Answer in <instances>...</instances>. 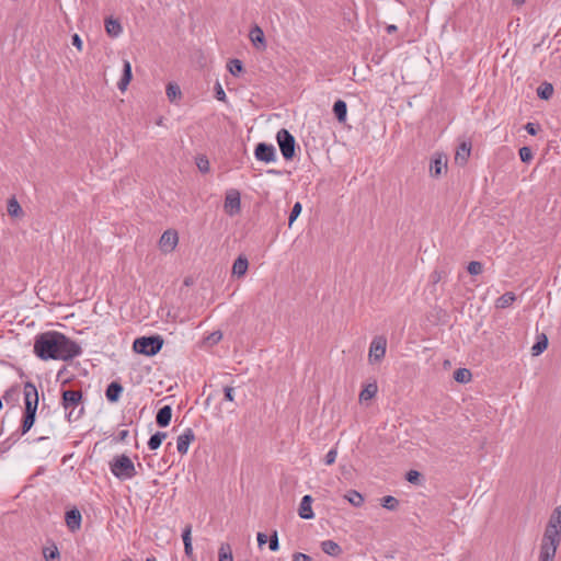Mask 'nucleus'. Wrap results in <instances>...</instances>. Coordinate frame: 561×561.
<instances>
[{"label":"nucleus","mask_w":561,"mask_h":561,"mask_svg":"<svg viewBox=\"0 0 561 561\" xmlns=\"http://www.w3.org/2000/svg\"><path fill=\"white\" fill-rule=\"evenodd\" d=\"M250 37H251V41L253 42V44H256V43L263 44L264 43V34H263V31L259 26H255L254 28H252V31L250 33Z\"/></svg>","instance_id":"37"},{"label":"nucleus","mask_w":561,"mask_h":561,"mask_svg":"<svg viewBox=\"0 0 561 561\" xmlns=\"http://www.w3.org/2000/svg\"><path fill=\"white\" fill-rule=\"evenodd\" d=\"M44 558L46 561H51L54 559H58L59 558L58 548L56 546H54L53 548L44 549Z\"/></svg>","instance_id":"41"},{"label":"nucleus","mask_w":561,"mask_h":561,"mask_svg":"<svg viewBox=\"0 0 561 561\" xmlns=\"http://www.w3.org/2000/svg\"><path fill=\"white\" fill-rule=\"evenodd\" d=\"M165 437H167V433H164V432H157L153 435H151V437L148 440L149 449L150 450L158 449L161 446L162 442L165 439Z\"/></svg>","instance_id":"29"},{"label":"nucleus","mask_w":561,"mask_h":561,"mask_svg":"<svg viewBox=\"0 0 561 561\" xmlns=\"http://www.w3.org/2000/svg\"><path fill=\"white\" fill-rule=\"evenodd\" d=\"M219 561H233L232 549L229 543H221L218 551Z\"/></svg>","instance_id":"33"},{"label":"nucleus","mask_w":561,"mask_h":561,"mask_svg":"<svg viewBox=\"0 0 561 561\" xmlns=\"http://www.w3.org/2000/svg\"><path fill=\"white\" fill-rule=\"evenodd\" d=\"M131 78H133L131 65L128 60H124L123 75H122L121 80L117 83V88L122 92H124L127 89V85L129 84Z\"/></svg>","instance_id":"17"},{"label":"nucleus","mask_w":561,"mask_h":561,"mask_svg":"<svg viewBox=\"0 0 561 561\" xmlns=\"http://www.w3.org/2000/svg\"><path fill=\"white\" fill-rule=\"evenodd\" d=\"M312 496L307 494L301 499L299 508H298V515L302 519H312L314 517L311 504H312Z\"/></svg>","instance_id":"15"},{"label":"nucleus","mask_w":561,"mask_h":561,"mask_svg":"<svg viewBox=\"0 0 561 561\" xmlns=\"http://www.w3.org/2000/svg\"><path fill=\"white\" fill-rule=\"evenodd\" d=\"M553 94V85L550 82H542L537 88V95L541 100H549Z\"/></svg>","instance_id":"27"},{"label":"nucleus","mask_w":561,"mask_h":561,"mask_svg":"<svg viewBox=\"0 0 561 561\" xmlns=\"http://www.w3.org/2000/svg\"><path fill=\"white\" fill-rule=\"evenodd\" d=\"M7 210L11 217H19L22 215V208L15 197L8 201Z\"/></svg>","instance_id":"32"},{"label":"nucleus","mask_w":561,"mask_h":561,"mask_svg":"<svg viewBox=\"0 0 561 561\" xmlns=\"http://www.w3.org/2000/svg\"><path fill=\"white\" fill-rule=\"evenodd\" d=\"M396 31H397V26H396V25L390 24V25H388V26H387V32H388L389 34H391V33H393V32H396Z\"/></svg>","instance_id":"56"},{"label":"nucleus","mask_w":561,"mask_h":561,"mask_svg":"<svg viewBox=\"0 0 561 561\" xmlns=\"http://www.w3.org/2000/svg\"><path fill=\"white\" fill-rule=\"evenodd\" d=\"M381 505L389 511H396L399 506V501L392 495H387L382 497Z\"/></svg>","instance_id":"36"},{"label":"nucleus","mask_w":561,"mask_h":561,"mask_svg":"<svg viewBox=\"0 0 561 561\" xmlns=\"http://www.w3.org/2000/svg\"><path fill=\"white\" fill-rule=\"evenodd\" d=\"M482 270L483 265L481 262L478 261H471L467 266V271L471 275H479L480 273H482Z\"/></svg>","instance_id":"40"},{"label":"nucleus","mask_w":561,"mask_h":561,"mask_svg":"<svg viewBox=\"0 0 561 561\" xmlns=\"http://www.w3.org/2000/svg\"><path fill=\"white\" fill-rule=\"evenodd\" d=\"M172 417V408L170 405H164L159 409L156 415V422L160 427H167Z\"/></svg>","instance_id":"18"},{"label":"nucleus","mask_w":561,"mask_h":561,"mask_svg":"<svg viewBox=\"0 0 561 561\" xmlns=\"http://www.w3.org/2000/svg\"><path fill=\"white\" fill-rule=\"evenodd\" d=\"M254 157L265 163L274 162L276 160L275 147L271 144L259 142L254 149Z\"/></svg>","instance_id":"9"},{"label":"nucleus","mask_w":561,"mask_h":561,"mask_svg":"<svg viewBox=\"0 0 561 561\" xmlns=\"http://www.w3.org/2000/svg\"><path fill=\"white\" fill-rule=\"evenodd\" d=\"M197 167L202 172H207L209 170V162L206 158H199Z\"/></svg>","instance_id":"50"},{"label":"nucleus","mask_w":561,"mask_h":561,"mask_svg":"<svg viewBox=\"0 0 561 561\" xmlns=\"http://www.w3.org/2000/svg\"><path fill=\"white\" fill-rule=\"evenodd\" d=\"M471 371L467 368H458L454 371V379L460 383H467L471 380Z\"/></svg>","instance_id":"30"},{"label":"nucleus","mask_w":561,"mask_h":561,"mask_svg":"<svg viewBox=\"0 0 561 561\" xmlns=\"http://www.w3.org/2000/svg\"><path fill=\"white\" fill-rule=\"evenodd\" d=\"M249 267V262L245 256L240 255L236 259L232 265V274L237 277H242L245 275Z\"/></svg>","instance_id":"21"},{"label":"nucleus","mask_w":561,"mask_h":561,"mask_svg":"<svg viewBox=\"0 0 561 561\" xmlns=\"http://www.w3.org/2000/svg\"><path fill=\"white\" fill-rule=\"evenodd\" d=\"M18 396H19V389L16 387H12L4 392L3 399L7 402H9L10 400H12L14 397H18Z\"/></svg>","instance_id":"46"},{"label":"nucleus","mask_w":561,"mask_h":561,"mask_svg":"<svg viewBox=\"0 0 561 561\" xmlns=\"http://www.w3.org/2000/svg\"><path fill=\"white\" fill-rule=\"evenodd\" d=\"M127 435H128V431H122V432L119 433V438H121V439H125Z\"/></svg>","instance_id":"57"},{"label":"nucleus","mask_w":561,"mask_h":561,"mask_svg":"<svg viewBox=\"0 0 561 561\" xmlns=\"http://www.w3.org/2000/svg\"><path fill=\"white\" fill-rule=\"evenodd\" d=\"M167 96L171 102H174L176 99L181 98L180 87L175 83H169L167 85Z\"/></svg>","instance_id":"35"},{"label":"nucleus","mask_w":561,"mask_h":561,"mask_svg":"<svg viewBox=\"0 0 561 561\" xmlns=\"http://www.w3.org/2000/svg\"><path fill=\"white\" fill-rule=\"evenodd\" d=\"M81 513L77 508L66 512V524L70 530L78 529L81 525Z\"/></svg>","instance_id":"19"},{"label":"nucleus","mask_w":561,"mask_h":561,"mask_svg":"<svg viewBox=\"0 0 561 561\" xmlns=\"http://www.w3.org/2000/svg\"><path fill=\"white\" fill-rule=\"evenodd\" d=\"M215 98L218 101H222V102L226 101V92L224 91V89L219 82H216V84H215Z\"/></svg>","instance_id":"43"},{"label":"nucleus","mask_w":561,"mask_h":561,"mask_svg":"<svg viewBox=\"0 0 561 561\" xmlns=\"http://www.w3.org/2000/svg\"><path fill=\"white\" fill-rule=\"evenodd\" d=\"M163 346V339L160 335H150L137 337L133 343V350L138 354L153 356L158 354Z\"/></svg>","instance_id":"4"},{"label":"nucleus","mask_w":561,"mask_h":561,"mask_svg":"<svg viewBox=\"0 0 561 561\" xmlns=\"http://www.w3.org/2000/svg\"><path fill=\"white\" fill-rule=\"evenodd\" d=\"M439 279V276L437 275V273H435V276H434V280H438Z\"/></svg>","instance_id":"60"},{"label":"nucleus","mask_w":561,"mask_h":561,"mask_svg":"<svg viewBox=\"0 0 561 561\" xmlns=\"http://www.w3.org/2000/svg\"><path fill=\"white\" fill-rule=\"evenodd\" d=\"M184 552L187 557L192 556V553H193L192 543H184Z\"/></svg>","instance_id":"54"},{"label":"nucleus","mask_w":561,"mask_h":561,"mask_svg":"<svg viewBox=\"0 0 561 561\" xmlns=\"http://www.w3.org/2000/svg\"><path fill=\"white\" fill-rule=\"evenodd\" d=\"M71 43L75 47H77L79 50L82 49V41L78 34H73L71 37Z\"/></svg>","instance_id":"52"},{"label":"nucleus","mask_w":561,"mask_h":561,"mask_svg":"<svg viewBox=\"0 0 561 561\" xmlns=\"http://www.w3.org/2000/svg\"><path fill=\"white\" fill-rule=\"evenodd\" d=\"M321 549L331 557H337L342 553V548L339 543L330 539L321 542Z\"/></svg>","instance_id":"23"},{"label":"nucleus","mask_w":561,"mask_h":561,"mask_svg":"<svg viewBox=\"0 0 561 561\" xmlns=\"http://www.w3.org/2000/svg\"><path fill=\"white\" fill-rule=\"evenodd\" d=\"M345 499L355 507H359L364 503L363 495L355 490L348 491L347 494H345Z\"/></svg>","instance_id":"31"},{"label":"nucleus","mask_w":561,"mask_h":561,"mask_svg":"<svg viewBox=\"0 0 561 561\" xmlns=\"http://www.w3.org/2000/svg\"><path fill=\"white\" fill-rule=\"evenodd\" d=\"M333 113L340 123H344L346 121V115H347L346 103L343 100H337L333 104Z\"/></svg>","instance_id":"24"},{"label":"nucleus","mask_w":561,"mask_h":561,"mask_svg":"<svg viewBox=\"0 0 561 561\" xmlns=\"http://www.w3.org/2000/svg\"><path fill=\"white\" fill-rule=\"evenodd\" d=\"M267 542V536L263 533L257 534V545L259 547L264 546Z\"/></svg>","instance_id":"53"},{"label":"nucleus","mask_w":561,"mask_h":561,"mask_svg":"<svg viewBox=\"0 0 561 561\" xmlns=\"http://www.w3.org/2000/svg\"><path fill=\"white\" fill-rule=\"evenodd\" d=\"M225 400L232 402L234 400V388L226 386L224 388Z\"/></svg>","instance_id":"48"},{"label":"nucleus","mask_w":561,"mask_h":561,"mask_svg":"<svg viewBox=\"0 0 561 561\" xmlns=\"http://www.w3.org/2000/svg\"><path fill=\"white\" fill-rule=\"evenodd\" d=\"M387 350V339L382 335L375 336L369 346L368 359L370 363L380 362Z\"/></svg>","instance_id":"8"},{"label":"nucleus","mask_w":561,"mask_h":561,"mask_svg":"<svg viewBox=\"0 0 561 561\" xmlns=\"http://www.w3.org/2000/svg\"><path fill=\"white\" fill-rule=\"evenodd\" d=\"M179 241L178 232L174 230H167L160 238L159 244L161 250L170 252L174 250Z\"/></svg>","instance_id":"14"},{"label":"nucleus","mask_w":561,"mask_h":561,"mask_svg":"<svg viewBox=\"0 0 561 561\" xmlns=\"http://www.w3.org/2000/svg\"><path fill=\"white\" fill-rule=\"evenodd\" d=\"M539 128H540V127H539V125L534 124V123H527V124L525 125V129H526V131H527L529 135H531V136L537 135V133H538Z\"/></svg>","instance_id":"49"},{"label":"nucleus","mask_w":561,"mask_h":561,"mask_svg":"<svg viewBox=\"0 0 561 561\" xmlns=\"http://www.w3.org/2000/svg\"><path fill=\"white\" fill-rule=\"evenodd\" d=\"M23 396L25 409L21 424V434L25 435L35 423L38 407V392L33 382H25Z\"/></svg>","instance_id":"2"},{"label":"nucleus","mask_w":561,"mask_h":561,"mask_svg":"<svg viewBox=\"0 0 561 561\" xmlns=\"http://www.w3.org/2000/svg\"><path fill=\"white\" fill-rule=\"evenodd\" d=\"M81 346L58 331L39 333L34 340V353L43 359L71 360L81 354Z\"/></svg>","instance_id":"1"},{"label":"nucleus","mask_w":561,"mask_h":561,"mask_svg":"<svg viewBox=\"0 0 561 561\" xmlns=\"http://www.w3.org/2000/svg\"><path fill=\"white\" fill-rule=\"evenodd\" d=\"M518 153H519L520 160L523 162H525V163H529L533 160V158H534L531 149L529 147H526V146L522 147L519 149Z\"/></svg>","instance_id":"39"},{"label":"nucleus","mask_w":561,"mask_h":561,"mask_svg":"<svg viewBox=\"0 0 561 561\" xmlns=\"http://www.w3.org/2000/svg\"><path fill=\"white\" fill-rule=\"evenodd\" d=\"M225 210L228 215L234 216L241 210L240 193L237 190H230L225 197Z\"/></svg>","instance_id":"10"},{"label":"nucleus","mask_w":561,"mask_h":561,"mask_svg":"<svg viewBox=\"0 0 561 561\" xmlns=\"http://www.w3.org/2000/svg\"><path fill=\"white\" fill-rule=\"evenodd\" d=\"M195 439L194 431L191 427L178 436L176 449L181 455H185L188 450L190 444Z\"/></svg>","instance_id":"12"},{"label":"nucleus","mask_w":561,"mask_h":561,"mask_svg":"<svg viewBox=\"0 0 561 561\" xmlns=\"http://www.w3.org/2000/svg\"><path fill=\"white\" fill-rule=\"evenodd\" d=\"M471 152V144L470 142H461L455 154V162L459 165H463L467 163Z\"/></svg>","instance_id":"16"},{"label":"nucleus","mask_w":561,"mask_h":561,"mask_svg":"<svg viewBox=\"0 0 561 561\" xmlns=\"http://www.w3.org/2000/svg\"><path fill=\"white\" fill-rule=\"evenodd\" d=\"M420 472L416 471V470H410L408 473H407V480L410 482V483H417L419 480H420Z\"/></svg>","instance_id":"47"},{"label":"nucleus","mask_w":561,"mask_h":561,"mask_svg":"<svg viewBox=\"0 0 561 561\" xmlns=\"http://www.w3.org/2000/svg\"><path fill=\"white\" fill-rule=\"evenodd\" d=\"M191 535H192V525H186L182 533L183 543H192Z\"/></svg>","instance_id":"44"},{"label":"nucleus","mask_w":561,"mask_h":561,"mask_svg":"<svg viewBox=\"0 0 561 561\" xmlns=\"http://www.w3.org/2000/svg\"><path fill=\"white\" fill-rule=\"evenodd\" d=\"M447 169V157L440 153L435 154V157L431 160L430 164V174L433 178H438L442 175L443 171Z\"/></svg>","instance_id":"13"},{"label":"nucleus","mask_w":561,"mask_h":561,"mask_svg":"<svg viewBox=\"0 0 561 561\" xmlns=\"http://www.w3.org/2000/svg\"><path fill=\"white\" fill-rule=\"evenodd\" d=\"M210 339H211L214 342H218V341L221 339V333H220V332H214V333L210 335Z\"/></svg>","instance_id":"55"},{"label":"nucleus","mask_w":561,"mask_h":561,"mask_svg":"<svg viewBox=\"0 0 561 561\" xmlns=\"http://www.w3.org/2000/svg\"><path fill=\"white\" fill-rule=\"evenodd\" d=\"M293 561H312V558L308 554L296 552L293 556Z\"/></svg>","instance_id":"51"},{"label":"nucleus","mask_w":561,"mask_h":561,"mask_svg":"<svg viewBox=\"0 0 561 561\" xmlns=\"http://www.w3.org/2000/svg\"><path fill=\"white\" fill-rule=\"evenodd\" d=\"M61 404L65 410H69V413L67 414L68 421H76L78 420L82 413H83V407L76 412L75 409L81 403L82 401V391L81 390H62L61 393Z\"/></svg>","instance_id":"5"},{"label":"nucleus","mask_w":561,"mask_h":561,"mask_svg":"<svg viewBox=\"0 0 561 561\" xmlns=\"http://www.w3.org/2000/svg\"><path fill=\"white\" fill-rule=\"evenodd\" d=\"M301 209H302L301 204L299 202L295 203V205L293 206L291 211L289 214V218H288V226L289 227H291L294 221L298 218V216L301 213Z\"/></svg>","instance_id":"38"},{"label":"nucleus","mask_w":561,"mask_h":561,"mask_svg":"<svg viewBox=\"0 0 561 561\" xmlns=\"http://www.w3.org/2000/svg\"><path fill=\"white\" fill-rule=\"evenodd\" d=\"M514 2H515L516 4H523V3L525 2V0H514Z\"/></svg>","instance_id":"58"},{"label":"nucleus","mask_w":561,"mask_h":561,"mask_svg":"<svg viewBox=\"0 0 561 561\" xmlns=\"http://www.w3.org/2000/svg\"><path fill=\"white\" fill-rule=\"evenodd\" d=\"M244 561H249V560H244Z\"/></svg>","instance_id":"63"},{"label":"nucleus","mask_w":561,"mask_h":561,"mask_svg":"<svg viewBox=\"0 0 561 561\" xmlns=\"http://www.w3.org/2000/svg\"><path fill=\"white\" fill-rule=\"evenodd\" d=\"M515 300H516L515 294L512 291H506L505 294H503L495 300V307L497 309H505V308H508L510 306H512V304Z\"/></svg>","instance_id":"25"},{"label":"nucleus","mask_w":561,"mask_h":561,"mask_svg":"<svg viewBox=\"0 0 561 561\" xmlns=\"http://www.w3.org/2000/svg\"><path fill=\"white\" fill-rule=\"evenodd\" d=\"M548 346V337L546 334H541L538 336L537 342L531 347V354L534 356L540 355Z\"/></svg>","instance_id":"28"},{"label":"nucleus","mask_w":561,"mask_h":561,"mask_svg":"<svg viewBox=\"0 0 561 561\" xmlns=\"http://www.w3.org/2000/svg\"><path fill=\"white\" fill-rule=\"evenodd\" d=\"M377 391L378 387L376 382L366 385L359 393V401L365 402L373 399L376 396Z\"/></svg>","instance_id":"26"},{"label":"nucleus","mask_w":561,"mask_h":561,"mask_svg":"<svg viewBox=\"0 0 561 561\" xmlns=\"http://www.w3.org/2000/svg\"><path fill=\"white\" fill-rule=\"evenodd\" d=\"M123 561H131L130 559H124Z\"/></svg>","instance_id":"62"},{"label":"nucleus","mask_w":561,"mask_h":561,"mask_svg":"<svg viewBox=\"0 0 561 561\" xmlns=\"http://www.w3.org/2000/svg\"><path fill=\"white\" fill-rule=\"evenodd\" d=\"M146 561H157L154 557L147 558Z\"/></svg>","instance_id":"59"},{"label":"nucleus","mask_w":561,"mask_h":561,"mask_svg":"<svg viewBox=\"0 0 561 561\" xmlns=\"http://www.w3.org/2000/svg\"><path fill=\"white\" fill-rule=\"evenodd\" d=\"M112 474L119 481L131 480L137 476V470L131 459L125 455H116L110 462Z\"/></svg>","instance_id":"3"},{"label":"nucleus","mask_w":561,"mask_h":561,"mask_svg":"<svg viewBox=\"0 0 561 561\" xmlns=\"http://www.w3.org/2000/svg\"><path fill=\"white\" fill-rule=\"evenodd\" d=\"M122 392L123 386L117 381H113L107 386L105 397L110 402H117Z\"/></svg>","instance_id":"20"},{"label":"nucleus","mask_w":561,"mask_h":561,"mask_svg":"<svg viewBox=\"0 0 561 561\" xmlns=\"http://www.w3.org/2000/svg\"><path fill=\"white\" fill-rule=\"evenodd\" d=\"M543 534L561 538V505L552 511Z\"/></svg>","instance_id":"11"},{"label":"nucleus","mask_w":561,"mask_h":561,"mask_svg":"<svg viewBox=\"0 0 561 561\" xmlns=\"http://www.w3.org/2000/svg\"><path fill=\"white\" fill-rule=\"evenodd\" d=\"M227 67L229 72L234 77H238L243 71L242 61L239 59H231Z\"/></svg>","instance_id":"34"},{"label":"nucleus","mask_w":561,"mask_h":561,"mask_svg":"<svg viewBox=\"0 0 561 561\" xmlns=\"http://www.w3.org/2000/svg\"><path fill=\"white\" fill-rule=\"evenodd\" d=\"M561 542L560 537L551 535L542 536L538 561H554L557 549Z\"/></svg>","instance_id":"7"},{"label":"nucleus","mask_w":561,"mask_h":561,"mask_svg":"<svg viewBox=\"0 0 561 561\" xmlns=\"http://www.w3.org/2000/svg\"><path fill=\"white\" fill-rule=\"evenodd\" d=\"M336 456H337V451L335 448H332L328 451V454L325 455V465L330 466V465H333L335 459H336Z\"/></svg>","instance_id":"45"},{"label":"nucleus","mask_w":561,"mask_h":561,"mask_svg":"<svg viewBox=\"0 0 561 561\" xmlns=\"http://www.w3.org/2000/svg\"><path fill=\"white\" fill-rule=\"evenodd\" d=\"M268 548L271 551H277L279 549L278 535L276 530H274L268 538Z\"/></svg>","instance_id":"42"},{"label":"nucleus","mask_w":561,"mask_h":561,"mask_svg":"<svg viewBox=\"0 0 561 561\" xmlns=\"http://www.w3.org/2000/svg\"><path fill=\"white\" fill-rule=\"evenodd\" d=\"M268 173H275V174H276V173H278V172H277V171H275V170H270V171H268Z\"/></svg>","instance_id":"61"},{"label":"nucleus","mask_w":561,"mask_h":561,"mask_svg":"<svg viewBox=\"0 0 561 561\" xmlns=\"http://www.w3.org/2000/svg\"><path fill=\"white\" fill-rule=\"evenodd\" d=\"M276 140L285 160H291L296 154V140L295 137L285 128H282L276 134Z\"/></svg>","instance_id":"6"},{"label":"nucleus","mask_w":561,"mask_h":561,"mask_svg":"<svg viewBox=\"0 0 561 561\" xmlns=\"http://www.w3.org/2000/svg\"><path fill=\"white\" fill-rule=\"evenodd\" d=\"M105 31L108 36L118 37L122 34L123 28L118 20L107 18L105 20Z\"/></svg>","instance_id":"22"}]
</instances>
